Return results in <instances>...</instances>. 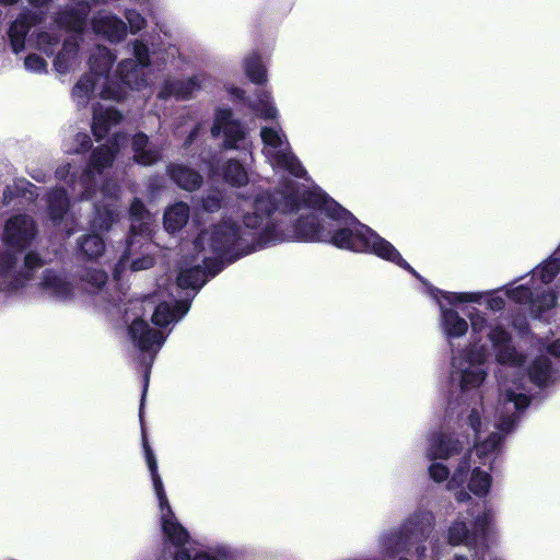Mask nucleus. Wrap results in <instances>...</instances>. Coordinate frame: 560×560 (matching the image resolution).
<instances>
[{"mask_svg":"<svg viewBox=\"0 0 560 560\" xmlns=\"http://www.w3.org/2000/svg\"><path fill=\"white\" fill-rule=\"evenodd\" d=\"M262 154L273 170L287 171L295 178H283L271 192L261 190L255 195L253 211L264 217L260 229L272 222L273 232L291 233L300 226L328 233L325 240H299L300 242H324L339 249L373 254L408 270L424 283L420 275L401 257L395 246L361 223L348 210L329 198L307 176L301 161L293 153L287 135L279 125L260 129Z\"/></svg>","mask_w":560,"mask_h":560,"instance_id":"f257e3e1","label":"nucleus"},{"mask_svg":"<svg viewBox=\"0 0 560 560\" xmlns=\"http://www.w3.org/2000/svg\"><path fill=\"white\" fill-rule=\"evenodd\" d=\"M528 402L525 387L516 378L505 380L501 383L499 419H489L482 396L477 392L472 402L460 411L458 428L463 432L443 431L428 438L425 457L432 462L446 460L459 454L471 441L475 444V450L460 458L447 482V489L454 491L457 502L471 500L465 485L478 498L489 494L492 487L491 464L501 442L514 430Z\"/></svg>","mask_w":560,"mask_h":560,"instance_id":"f03ea898","label":"nucleus"},{"mask_svg":"<svg viewBox=\"0 0 560 560\" xmlns=\"http://www.w3.org/2000/svg\"><path fill=\"white\" fill-rule=\"evenodd\" d=\"M264 223V217L257 212L243 215V226L226 219L202 231L194 242L195 254L191 261L180 269L177 277V287L191 289L197 295L209 277L218 275L226 262H232L245 255L266 247L275 246L291 240H325L328 233L305 226L298 231L284 233L275 230L272 222Z\"/></svg>","mask_w":560,"mask_h":560,"instance_id":"7ed1b4c3","label":"nucleus"},{"mask_svg":"<svg viewBox=\"0 0 560 560\" xmlns=\"http://www.w3.org/2000/svg\"><path fill=\"white\" fill-rule=\"evenodd\" d=\"M264 223V217L257 212L243 215V226L226 219L202 231L194 242L195 254L191 261L180 269L177 277V287L191 289L197 295L209 277L218 275L226 262H232L245 255L266 247L275 246L291 240H325L328 233L305 226L298 231L284 233L275 230L272 222Z\"/></svg>","mask_w":560,"mask_h":560,"instance_id":"20e7f679","label":"nucleus"},{"mask_svg":"<svg viewBox=\"0 0 560 560\" xmlns=\"http://www.w3.org/2000/svg\"><path fill=\"white\" fill-rule=\"evenodd\" d=\"M127 143L126 135L116 133L110 139V145L95 148L79 178L70 163L56 170V178L67 184L73 195L78 194L81 200L92 201L94 214L90 224L94 231H108L120 217V187L116 182L103 179L102 174L113 165L116 155Z\"/></svg>","mask_w":560,"mask_h":560,"instance_id":"39448f33","label":"nucleus"},{"mask_svg":"<svg viewBox=\"0 0 560 560\" xmlns=\"http://www.w3.org/2000/svg\"><path fill=\"white\" fill-rule=\"evenodd\" d=\"M442 290L430 287V295L438 302L440 310L439 327L442 335L446 338L450 346L454 339L464 337L469 328L474 335H478L488 329V340L491 342L495 361L499 364L518 365L523 358L516 352L512 343V337L505 327L499 322H490L488 315L474 307L467 314L468 319L459 315L441 294Z\"/></svg>","mask_w":560,"mask_h":560,"instance_id":"423d86ee","label":"nucleus"},{"mask_svg":"<svg viewBox=\"0 0 560 560\" xmlns=\"http://www.w3.org/2000/svg\"><path fill=\"white\" fill-rule=\"evenodd\" d=\"M145 460L151 474L154 492L159 500L162 529L165 537L176 547L174 552L159 560H241L242 551L226 545L203 547L188 540L187 530L177 522L158 474V462L147 442L143 443Z\"/></svg>","mask_w":560,"mask_h":560,"instance_id":"0eeeda50","label":"nucleus"},{"mask_svg":"<svg viewBox=\"0 0 560 560\" xmlns=\"http://www.w3.org/2000/svg\"><path fill=\"white\" fill-rule=\"evenodd\" d=\"M441 294L451 305L459 303L485 304L487 310L492 313L502 312L506 306V299H509L534 318H539L544 312L557 305V298L553 293L537 294L534 299V292L527 283L515 287L508 284L489 291L441 292Z\"/></svg>","mask_w":560,"mask_h":560,"instance_id":"6e6552de","label":"nucleus"},{"mask_svg":"<svg viewBox=\"0 0 560 560\" xmlns=\"http://www.w3.org/2000/svg\"><path fill=\"white\" fill-rule=\"evenodd\" d=\"M435 517L429 511H416L399 527L398 530L383 533L378 546L384 558H393L399 553H410L415 548L417 560H439V552L428 551L422 545L429 537Z\"/></svg>","mask_w":560,"mask_h":560,"instance_id":"1a4fd4ad","label":"nucleus"},{"mask_svg":"<svg viewBox=\"0 0 560 560\" xmlns=\"http://www.w3.org/2000/svg\"><path fill=\"white\" fill-rule=\"evenodd\" d=\"M116 55L105 46H96L89 59L90 72L83 74L74 84L71 97L78 107H85L96 92L103 100L119 102L124 90L110 79V69Z\"/></svg>","mask_w":560,"mask_h":560,"instance_id":"9d476101","label":"nucleus"},{"mask_svg":"<svg viewBox=\"0 0 560 560\" xmlns=\"http://www.w3.org/2000/svg\"><path fill=\"white\" fill-rule=\"evenodd\" d=\"M153 299L154 296H145L143 299L130 300L125 304L124 310L126 322L131 319L128 327L129 339L140 351L142 355L141 364L145 369L143 394L148 387L149 373L153 361L168 336V334L153 328L145 319L140 317V315H144L147 307H151L155 303Z\"/></svg>","mask_w":560,"mask_h":560,"instance_id":"9b49d317","label":"nucleus"},{"mask_svg":"<svg viewBox=\"0 0 560 560\" xmlns=\"http://www.w3.org/2000/svg\"><path fill=\"white\" fill-rule=\"evenodd\" d=\"M516 352L522 355V362L516 366L501 364L502 369L498 372L499 396L495 407V419H499L498 409L500 407L501 383L503 381L516 378L517 382L525 387L526 393L528 394V399L532 401L533 395L530 393V385L536 388L544 389L553 385L560 377V371L553 366L551 360L546 354L541 353L533 358L524 370L525 357L517 350ZM529 405L530 402H528V406Z\"/></svg>","mask_w":560,"mask_h":560,"instance_id":"f8f14e48","label":"nucleus"},{"mask_svg":"<svg viewBox=\"0 0 560 560\" xmlns=\"http://www.w3.org/2000/svg\"><path fill=\"white\" fill-rule=\"evenodd\" d=\"M486 361L487 354L483 346L478 348L476 345H472L470 348L457 353L453 351L452 376L459 380L463 393L478 389L485 382L487 377Z\"/></svg>","mask_w":560,"mask_h":560,"instance_id":"ddd939ff","label":"nucleus"},{"mask_svg":"<svg viewBox=\"0 0 560 560\" xmlns=\"http://www.w3.org/2000/svg\"><path fill=\"white\" fill-rule=\"evenodd\" d=\"M214 138L223 137L224 149L244 150L252 158V143L246 140L247 130L230 108H218L211 128Z\"/></svg>","mask_w":560,"mask_h":560,"instance_id":"4468645a","label":"nucleus"},{"mask_svg":"<svg viewBox=\"0 0 560 560\" xmlns=\"http://www.w3.org/2000/svg\"><path fill=\"white\" fill-rule=\"evenodd\" d=\"M37 235L35 221L26 214L9 219L3 230V242L11 248L23 250Z\"/></svg>","mask_w":560,"mask_h":560,"instance_id":"2eb2a0df","label":"nucleus"},{"mask_svg":"<svg viewBox=\"0 0 560 560\" xmlns=\"http://www.w3.org/2000/svg\"><path fill=\"white\" fill-rule=\"evenodd\" d=\"M137 237L131 236L124 256L115 268V276L119 273L120 268H124L127 262L129 264L130 270L133 272L148 270L155 265L156 246L151 242H145L142 243L139 250H137Z\"/></svg>","mask_w":560,"mask_h":560,"instance_id":"dca6fc26","label":"nucleus"},{"mask_svg":"<svg viewBox=\"0 0 560 560\" xmlns=\"http://www.w3.org/2000/svg\"><path fill=\"white\" fill-rule=\"evenodd\" d=\"M94 33L106 40L117 44L122 42L128 34L126 22L109 11H98L92 19Z\"/></svg>","mask_w":560,"mask_h":560,"instance_id":"f3484780","label":"nucleus"},{"mask_svg":"<svg viewBox=\"0 0 560 560\" xmlns=\"http://www.w3.org/2000/svg\"><path fill=\"white\" fill-rule=\"evenodd\" d=\"M190 302L185 300H171L159 302L153 310L151 319L158 327H167L178 323L189 311Z\"/></svg>","mask_w":560,"mask_h":560,"instance_id":"a211bd4d","label":"nucleus"},{"mask_svg":"<svg viewBox=\"0 0 560 560\" xmlns=\"http://www.w3.org/2000/svg\"><path fill=\"white\" fill-rule=\"evenodd\" d=\"M39 288L44 295L59 302H68L74 295L72 283L54 270L44 271Z\"/></svg>","mask_w":560,"mask_h":560,"instance_id":"6ab92c4d","label":"nucleus"},{"mask_svg":"<svg viewBox=\"0 0 560 560\" xmlns=\"http://www.w3.org/2000/svg\"><path fill=\"white\" fill-rule=\"evenodd\" d=\"M147 69L148 68L136 63L135 59L127 58L118 63L116 70L119 82L112 77L110 79L115 84L122 88L125 96L126 92L124 86H128L133 90H141L148 85Z\"/></svg>","mask_w":560,"mask_h":560,"instance_id":"aec40b11","label":"nucleus"},{"mask_svg":"<svg viewBox=\"0 0 560 560\" xmlns=\"http://www.w3.org/2000/svg\"><path fill=\"white\" fill-rule=\"evenodd\" d=\"M206 78L203 75H194L186 80L168 79L164 82L159 97L166 100L175 97L176 100H187L195 95L205 85Z\"/></svg>","mask_w":560,"mask_h":560,"instance_id":"412c9836","label":"nucleus"},{"mask_svg":"<svg viewBox=\"0 0 560 560\" xmlns=\"http://www.w3.org/2000/svg\"><path fill=\"white\" fill-rule=\"evenodd\" d=\"M470 512L459 513L447 529V542L451 546H465L469 551L476 548V538L469 524Z\"/></svg>","mask_w":560,"mask_h":560,"instance_id":"4be33fe9","label":"nucleus"},{"mask_svg":"<svg viewBox=\"0 0 560 560\" xmlns=\"http://www.w3.org/2000/svg\"><path fill=\"white\" fill-rule=\"evenodd\" d=\"M122 118V115L113 106L104 107L96 105L93 107L92 131L96 140L103 139L113 126H116Z\"/></svg>","mask_w":560,"mask_h":560,"instance_id":"5701e85b","label":"nucleus"},{"mask_svg":"<svg viewBox=\"0 0 560 560\" xmlns=\"http://www.w3.org/2000/svg\"><path fill=\"white\" fill-rule=\"evenodd\" d=\"M35 18L30 12H22L10 25L8 37L14 54L25 48V39L33 26Z\"/></svg>","mask_w":560,"mask_h":560,"instance_id":"b1692460","label":"nucleus"},{"mask_svg":"<svg viewBox=\"0 0 560 560\" xmlns=\"http://www.w3.org/2000/svg\"><path fill=\"white\" fill-rule=\"evenodd\" d=\"M83 282H85L86 287L85 290L90 294L100 295V299L107 303V305L104 306V308L112 312L113 308H117V312L120 313V306L116 305L115 303L112 304L110 301L106 299L107 292L104 291V287L107 281V275L105 271L100 269H89L86 270L85 275L82 278Z\"/></svg>","mask_w":560,"mask_h":560,"instance_id":"393cba45","label":"nucleus"},{"mask_svg":"<svg viewBox=\"0 0 560 560\" xmlns=\"http://www.w3.org/2000/svg\"><path fill=\"white\" fill-rule=\"evenodd\" d=\"M78 48V35H71L63 40L62 49L54 60L57 72L65 74L77 65Z\"/></svg>","mask_w":560,"mask_h":560,"instance_id":"a878e982","label":"nucleus"},{"mask_svg":"<svg viewBox=\"0 0 560 560\" xmlns=\"http://www.w3.org/2000/svg\"><path fill=\"white\" fill-rule=\"evenodd\" d=\"M70 198L63 187H57L47 196V214L55 224H60L68 212Z\"/></svg>","mask_w":560,"mask_h":560,"instance_id":"bb28decb","label":"nucleus"},{"mask_svg":"<svg viewBox=\"0 0 560 560\" xmlns=\"http://www.w3.org/2000/svg\"><path fill=\"white\" fill-rule=\"evenodd\" d=\"M130 233L133 237H142L150 232V214L145 209L144 203L135 198L130 205Z\"/></svg>","mask_w":560,"mask_h":560,"instance_id":"cd10ccee","label":"nucleus"},{"mask_svg":"<svg viewBox=\"0 0 560 560\" xmlns=\"http://www.w3.org/2000/svg\"><path fill=\"white\" fill-rule=\"evenodd\" d=\"M167 172L171 179L182 189L192 191L201 186V175L189 167L171 164Z\"/></svg>","mask_w":560,"mask_h":560,"instance_id":"c85d7f7f","label":"nucleus"},{"mask_svg":"<svg viewBox=\"0 0 560 560\" xmlns=\"http://www.w3.org/2000/svg\"><path fill=\"white\" fill-rule=\"evenodd\" d=\"M148 136L139 132L132 139L133 160L138 164L150 166L161 159V152L156 149L148 148Z\"/></svg>","mask_w":560,"mask_h":560,"instance_id":"c756f323","label":"nucleus"},{"mask_svg":"<svg viewBox=\"0 0 560 560\" xmlns=\"http://www.w3.org/2000/svg\"><path fill=\"white\" fill-rule=\"evenodd\" d=\"M189 207L187 203L179 201L168 207L164 212V228L174 234L180 231L188 222Z\"/></svg>","mask_w":560,"mask_h":560,"instance_id":"7c9ffc66","label":"nucleus"},{"mask_svg":"<svg viewBox=\"0 0 560 560\" xmlns=\"http://www.w3.org/2000/svg\"><path fill=\"white\" fill-rule=\"evenodd\" d=\"M78 254L86 260H96L105 252V243L97 234H85L77 240Z\"/></svg>","mask_w":560,"mask_h":560,"instance_id":"2f4dec72","label":"nucleus"},{"mask_svg":"<svg viewBox=\"0 0 560 560\" xmlns=\"http://www.w3.org/2000/svg\"><path fill=\"white\" fill-rule=\"evenodd\" d=\"M469 516V524L475 538L478 537L486 539L490 533L493 532L495 523V513L491 508L485 509L476 515Z\"/></svg>","mask_w":560,"mask_h":560,"instance_id":"473e14b6","label":"nucleus"},{"mask_svg":"<svg viewBox=\"0 0 560 560\" xmlns=\"http://www.w3.org/2000/svg\"><path fill=\"white\" fill-rule=\"evenodd\" d=\"M248 106L256 113L258 117L265 120H273L279 116V112L275 105L273 98L267 91H260L255 95V97L248 100Z\"/></svg>","mask_w":560,"mask_h":560,"instance_id":"72a5a7b5","label":"nucleus"},{"mask_svg":"<svg viewBox=\"0 0 560 560\" xmlns=\"http://www.w3.org/2000/svg\"><path fill=\"white\" fill-rule=\"evenodd\" d=\"M244 68L247 78L255 84L267 82V69L262 65L260 56L256 52L249 54L244 59Z\"/></svg>","mask_w":560,"mask_h":560,"instance_id":"f704fd0d","label":"nucleus"},{"mask_svg":"<svg viewBox=\"0 0 560 560\" xmlns=\"http://www.w3.org/2000/svg\"><path fill=\"white\" fill-rule=\"evenodd\" d=\"M223 178L231 186L241 187L248 183V174L237 160H229L223 166Z\"/></svg>","mask_w":560,"mask_h":560,"instance_id":"c9c22d12","label":"nucleus"},{"mask_svg":"<svg viewBox=\"0 0 560 560\" xmlns=\"http://www.w3.org/2000/svg\"><path fill=\"white\" fill-rule=\"evenodd\" d=\"M89 10H90V5L84 4L80 12H77V13L65 12L59 15L56 23L59 26H62L68 30H71L75 33H79L85 26V21H86Z\"/></svg>","mask_w":560,"mask_h":560,"instance_id":"e433bc0d","label":"nucleus"},{"mask_svg":"<svg viewBox=\"0 0 560 560\" xmlns=\"http://www.w3.org/2000/svg\"><path fill=\"white\" fill-rule=\"evenodd\" d=\"M60 34L55 28L49 31H43L37 33L36 36V48L45 52L46 55H52L60 43Z\"/></svg>","mask_w":560,"mask_h":560,"instance_id":"4c0bfd02","label":"nucleus"},{"mask_svg":"<svg viewBox=\"0 0 560 560\" xmlns=\"http://www.w3.org/2000/svg\"><path fill=\"white\" fill-rule=\"evenodd\" d=\"M14 194H21L27 199H34L38 196L37 187L25 179H18L12 187H7L5 191L3 192L4 201L10 195Z\"/></svg>","mask_w":560,"mask_h":560,"instance_id":"58836bf2","label":"nucleus"},{"mask_svg":"<svg viewBox=\"0 0 560 560\" xmlns=\"http://www.w3.org/2000/svg\"><path fill=\"white\" fill-rule=\"evenodd\" d=\"M127 27L131 34H138L148 25L147 19L136 9L128 8L124 11Z\"/></svg>","mask_w":560,"mask_h":560,"instance_id":"ea45409f","label":"nucleus"},{"mask_svg":"<svg viewBox=\"0 0 560 560\" xmlns=\"http://www.w3.org/2000/svg\"><path fill=\"white\" fill-rule=\"evenodd\" d=\"M136 63L148 68L150 66L149 47L141 39L131 43Z\"/></svg>","mask_w":560,"mask_h":560,"instance_id":"a19ab883","label":"nucleus"},{"mask_svg":"<svg viewBox=\"0 0 560 560\" xmlns=\"http://www.w3.org/2000/svg\"><path fill=\"white\" fill-rule=\"evenodd\" d=\"M91 148V138L86 132H78L73 139V145L68 148V154H80Z\"/></svg>","mask_w":560,"mask_h":560,"instance_id":"79ce46f5","label":"nucleus"},{"mask_svg":"<svg viewBox=\"0 0 560 560\" xmlns=\"http://www.w3.org/2000/svg\"><path fill=\"white\" fill-rule=\"evenodd\" d=\"M429 475L435 482H442L447 480L450 477V469L446 465L438 462H433L429 466Z\"/></svg>","mask_w":560,"mask_h":560,"instance_id":"37998d69","label":"nucleus"},{"mask_svg":"<svg viewBox=\"0 0 560 560\" xmlns=\"http://www.w3.org/2000/svg\"><path fill=\"white\" fill-rule=\"evenodd\" d=\"M24 66L28 71L35 73L45 72L47 68L46 61L35 54H31L25 58Z\"/></svg>","mask_w":560,"mask_h":560,"instance_id":"c03bdc74","label":"nucleus"},{"mask_svg":"<svg viewBox=\"0 0 560 560\" xmlns=\"http://www.w3.org/2000/svg\"><path fill=\"white\" fill-rule=\"evenodd\" d=\"M222 195L220 191H211L202 199V207L208 212H214L221 208Z\"/></svg>","mask_w":560,"mask_h":560,"instance_id":"a18cd8bd","label":"nucleus"},{"mask_svg":"<svg viewBox=\"0 0 560 560\" xmlns=\"http://www.w3.org/2000/svg\"><path fill=\"white\" fill-rule=\"evenodd\" d=\"M42 265L43 260L38 254L34 252H30L28 254H26L24 259V267L26 268L27 272L40 267Z\"/></svg>","mask_w":560,"mask_h":560,"instance_id":"49530a36","label":"nucleus"},{"mask_svg":"<svg viewBox=\"0 0 560 560\" xmlns=\"http://www.w3.org/2000/svg\"><path fill=\"white\" fill-rule=\"evenodd\" d=\"M451 560H483V553L474 548L471 551L468 550V555H454Z\"/></svg>","mask_w":560,"mask_h":560,"instance_id":"de8ad7c7","label":"nucleus"},{"mask_svg":"<svg viewBox=\"0 0 560 560\" xmlns=\"http://www.w3.org/2000/svg\"><path fill=\"white\" fill-rule=\"evenodd\" d=\"M199 129H200V125H197V126H196V127L190 131L189 136L187 137V139H186V141H185V143H184V145H185V147H189V145L194 142V140L196 139V137H197V135H198V132H199Z\"/></svg>","mask_w":560,"mask_h":560,"instance_id":"09e8293b","label":"nucleus"},{"mask_svg":"<svg viewBox=\"0 0 560 560\" xmlns=\"http://www.w3.org/2000/svg\"><path fill=\"white\" fill-rule=\"evenodd\" d=\"M229 93L235 98L243 100L245 92L240 88L228 89Z\"/></svg>","mask_w":560,"mask_h":560,"instance_id":"8fccbe9b","label":"nucleus"},{"mask_svg":"<svg viewBox=\"0 0 560 560\" xmlns=\"http://www.w3.org/2000/svg\"><path fill=\"white\" fill-rule=\"evenodd\" d=\"M31 4L34 7H43L47 4L50 0H28Z\"/></svg>","mask_w":560,"mask_h":560,"instance_id":"3c124183","label":"nucleus"},{"mask_svg":"<svg viewBox=\"0 0 560 560\" xmlns=\"http://www.w3.org/2000/svg\"><path fill=\"white\" fill-rule=\"evenodd\" d=\"M155 25L161 33H163L165 36H168V30L165 25H162L160 23H156Z\"/></svg>","mask_w":560,"mask_h":560,"instance_id":"603ef678","label":"nucleus"},{"mask_svg":"<svg viewBox=\"0 0 560 560\" xmlns=\"http://www.w3.org/2000/svg\"><path fill=\"white\" fill-rule=\"evenodd\" d=\"M19 0H0V4H3V5H12V4H15L18 3Z\"/></svg>","mask_w":560,"mask_h":560,"instance_id":"864d4df0","label":"nucleus"},{"mask_svg":"<svg viewBox=\"0 0 560 560\" xmlns=\"http://www.w3.org/2000/svg\"><path fill=\"white\" fill-rule=\"evenodd\" d=\"M513 326L517 329H520L521 331H523L525 329V327L523 326V324H517L516 322H513Z\"/></svg>","mask_w":560,"mask_h":560,"instance_id":"5fc2aeb1","label":"nucleus"},{"mask_svg":"<svg viewBox=\"0 0 560 560\" xmlns=\"http://www.w3.org/2000/svg\"><path fill=\"white\" fill-rule=\"evenodd\" d=\"M73 233H74V230L72 228L67 229V231H66L67 237H70Z\"/></svg>","mask_w":560,"mask_h":560,"instance_id":"6e6d98bb","label":"nucleus"},{"mask_svg":"<svg viewBox=\"0 0 560 560\" xmlns=\"http://www.w3.org/2000/svg\"><path fill=\"white\" fill-rule=\"evenodd\" d=\"M208 171L211 173L213 171L212 164H208Z\"/></svg>","mask_w":560,"mask_h":560,"instance_id":"4d7b16f0","label":"nucleus"},{"mask_svg":"<svg viewBox=\"0 0 560 560\" xmlns=\"http://www.w3.org/2000/svg\"><path fill=\"white\" fill-rule=\"evenodd\" d=\"M491 560H502V559H500V558H492Z\"/></svg>","mask_w":560,"mask_h":560,"instance_id":"13d9d810","label":"nucleus"},{"mask_svg":"<svg viewBox=\"0 0 560 560\" xmlns=\"http://www.w3.org/2000/svg\"><path fill=\"white\" fill-rule=\"evenodd\" d=\"M557 290H558V293H559V295H560V288H559V289L557 288Z\"/></svg>","mask_w":560,"mask_h":560,"instance_id":"bf43d9fd","label":"nucleus"}]
</instances>
